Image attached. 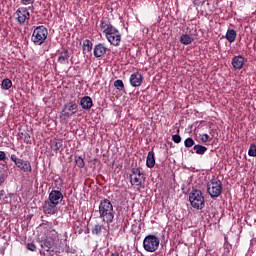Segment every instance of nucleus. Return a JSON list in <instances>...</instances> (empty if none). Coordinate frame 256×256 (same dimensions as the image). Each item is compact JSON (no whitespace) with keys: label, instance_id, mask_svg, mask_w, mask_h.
<instances>
[{"label":"nucleus","instance_id":"1","mask_svg":"<svg viewBox=\"0 0 256 256\" xmlns=\"http://www.w3.org/2000/svg\"><path fill=\"white\" fill-rule=\"evenodd\" d=\"M100 29L104 33L109 44L114 47H119L121 45V32L111 24L108 18H102L100 21Z\"/></svg>","mask_w":256,"mask_h":256},{"label":"nucleus","instance_id":"2","mask_svg":"<svg viewBox=\"0 0 256 256\" xmlns=\"http://www.w3.org/2000/svg\"><path fill=\"white\" fill-rule=\"evenodd\" d=\"M38 243L41 247L40 253H44L45 251L47 255L51 256H59L61 253H63V247L59 245V239L53 238V237H46L44 239L38 238Z\"/></svg>","mask_w":256,"mask_h":256},{"label":"nucleus","instance_id":"3","mask_svg":"<svg viewBox=\"0 0 256 256\" xmlns=\"http://www.w3.org/2000/svg\"><path fill=\"white\" fill-rule=\"evenodd\" d=\"M99 217L102 223H105L109 229V225L113 223L115 219V210L113 209V203L109 199H103L99 204Z\"/></svg>","mask_w":256,"mask_h":256},{"label":"nucleus","instance_id":"4","mask_svg":"<svg viewBox=\"0 0 256 256\" xmlns=\"http://www.w3.org/2000/svg\"><path fill=\"white\" fill-rule=\"evenodd\" d=\"M130 185L136 190L141 191L145 187V174L139 168H132L129 174Z\"/></svg>","mask_w":256,"mask_h":256},{"label":"nucleus","instance_id":"5","mask_svg":"<svg viewBox=\"0 0 256 256\" xmlns=\"http://www.w3.org/2000/svg\"><path fill=\"white\" fill-rule=\"evenodd\" d=\"M189 201L193 209L201 210L205 207V197L201 190L193 189L189 194Z\"/></svg>","mask_w":256,"mask_h":256},{"label":"nucleus","instance_id":"6","mask_svg":"<svg viewBox=\"0 0 256 256\" xmlns=\"http://www.w3.org/2000/svg\"><path fill=\"white\" fill-rule=\"evenodd\" d=\"M49 31L45 26H37L32 33L31 41L34 45H43L47 41Z\"/></svg>","mask_w":256,"mask_h":256},{"label":"nucleus","instance_id":"7","mask_svg":"<svg viewBox=\"0 0 256 256\" xmlns=\"http://www.w3.org/2000/svg\"><path fill=\"white\" fill-rule=\"evenodd\" d=\"M207 193L215 199L223 193V182L219 179H212L207 183Z\"/></svg>","mask_w":256,"mask_h":256},{"label":"nucleus","instance_id":"8","mask_svg":"<svg viewBox=\"0 0 256 256\" xmlns=\"http://www.w3.org/2000/svg\"><path fill=\"white\" fill-rule=\"evenodd\" d=\"M161 240L159 237L149 234L143 240V249H145L148 253H155L157 249H159V244Z\"/></svg>","mask_w":256,"mask_h":256},{"label":"nucleus","instance_id":"9","mask_svg":"<svg viewBox=\"0 0 256 256\" xmlns=\"http://www.w3.org/2000/svg\"><path fill=\"white\" fill-rule=\"evenodd\" d=\"M79 111V106L75 101H69L64 104L62 111L60 112V117L62 119H69L73 117Z\"/></svg>","mask_w":256,"mask_h":256},{"label":"nucleus","instance_id":"10","mask_svg":"<svg viewBox=\"0 0 256 256\" xmlns=\"http://www.w3.org/2000/svg\"><path fill=\"white\" fill-rule=\"evenodd\" d=\"M10 159L11 161H13V163H15L16 167L20 169V171H23L24 173H31V171H33V168L31 167V162L17 158V155L15 154H12L10 156Z\"/></svg>","mask_w":256,"mask_h":256},{"label":"nucleus","instance_id":"11","mask_svg":"<svg viewBox=\"0 0 256 256\" xmlns=\"http://www.w3.org/2000/svg\"><path fill=\"white\" fill-rule=\"evenodd\" d=\"M15 15L17 16V21L20 25H25V23H29L31 19V13H29V9L25 7H20L16 10Z\"/></svg>","mask_w":256,"mask_h":256},{"label":"nucleus","instance_id":"12","mask_svg":"<svg viewBox=\"0 0 256 256\" xmlns=\"http://www.w3.org/2000/svg\"><path fill=\"white\" fill-rule=\"evenodd\" d=\"M57 211H58L57 204L51 202L50 200H46L44 202L43 213L45 215H55Z\"/></svg>","mask_w":256,"mask_h":256},{"label":"nucleus","instance_id":"13","mask_svg":"<svg viewBox=\"0 0 256 256\" xmlns=\"http://www.w3.org/2000/svg\"><path fill=\"white\" fill-rule=\"evenodd\" d=\"M57 55H58V63H60V65H68L69 64V50H67L66 48H62L61 50L57 51Z\"/></svg>","mask_w":256,"mask_h":256},{"label":"nucleus","instance_id":"14","mask_svg":"<svg viewBox=\"0 0 256 256\" xmlns=\"http://www.w3.org/2000/svg\"><path fill=\"white\" fill-rule=\"evenodd\" d=\"M231 65L235 71H241L245 66V57L238 55L234 56L231 61Z\"/></svg>","mask_w":256,"mask_h":256},{"label":"nucleus","instance_id":"15","mask_svg":"<svg viewBox=\"0 0 256 256\" xmlns=\"http://www.w3.org/2000/svg\"><path fill=\"white\" fill-rule=\"evenodd\" d=\"M48 201L54 203L55 205H59V203L63 201V193L60 190H52L49 193Z\"/></svg>","mask_w":256,"mask_h":256},{"label":"nucleus","instance_id":"16","mask_svg":"<svg viewBox=\"0 0 256 256\" xmlns=\"http://www.w3.org/2000/svg\"><path fill=\"white\" fill-rule=\"evenodd\" d=\"M143 84V75L139 72H135L130 75V85L132 87H141Z\"/></svg>","mask_w":256,"mask_h":256},{"label":"nucleus","instance_id":"17","mask_svg":"<svg viewBox=\"0 0 256 256\" xmlns=\"http://www.w3.org/2000/svg\"><path fill=\"white\" fill-rule=\"evenodd\" d=\"M94 57L96 59H99L100 57H103L107 53V46L104 43H99L94 47Z\"/></svg>","mask_w":256,"mask_h":256},{"label":"nucleus","instance_id":"18","mask_svg":"<svg viewBox=\"0 0 256 256\" xmlns=\"http://www.w3.org/2000/svg\"><path fill=\"white\" fill-rule=\"evenodd\" d=\"M80 107L84 109V111H89L91 107H93V99L90 96H84L80 99Z\"/></svg>","mask_w":256,"mask_h":256},{"label":"nucleus","instance_id":"19","mask_svg":"<svg viewBox=\"0 0 256 256\" xmlns=\"http://www.w3.org/2000/svg\"><path fill=\"white\" fill-rule=\"evenodd\" d=\"M146 167L153 169L155 167V152L149 151L146 158Z\"/></svg>","mask_w":256,"mask_h":256},{"label":"nucleus","instance_id":"20","mask_svg":"<svg viewBox=\"0 0 256 256\" xmlns=\"http://www.w3.org/2000/svg\"><path fill=\"white\" fill-rule=\"evenodd\" d=\"M225 39L228 40V43H235V40L237 39V32L234 29H228Z\"/></svg>","mask_w":256,"mask_h":256},{"label":"nucleus","instance_id":"21","mask_svg":"<svg viewBox=\"0 0 256 256\" xmlns=\"http://www.w3.org/2000/svg\"><path fill=\"white\" fill-rule=\"evenodd\" d=\"M82 49H83L84 55H85V53H91V51H93V42L89 39L84 40Z\"/></svg>","mask_w":256,"mask_h":256},{"label":"nucleus","instance_id":"22","mask_svg":"<svg viewBox=\"0 0 256 256\" xmlns=\"http://www.w3.org/2000/svg\"><path fill=\"white\" fill-rule=\"evenodd\" d=\"M180 43H182V45H191L193 43V38H191L189 34H182L180 36Z\"/></svg>","mask_w":256,"mask_h":256},{"label":"nucleus","instance_id":"23","mask_svg":"<svg viewBox=\"0 0 256 256\" xmlns=\"http://www.w3.org/2000/svg\"><path fill=\"white\" fill-rule=\"evenodd\" d=\"M193 149L197 155H205L207 153V147L200 144L194 145Z\"/></svg>","mask_w":256,"mask_h":256},{"label":"nucleus","instance_id":"24","mask_svg":"<svg viewBox=\"0 0 256 256\" xmlns=\"http://www.w3.org/2000/svg\"><path fill=\"white\" fill-rule=\"evenodd\" d=\"M61 147H63V140H53L51 142V149L52 151H59V149H61Z\"/></svg>","mask_w":256,"mask_h":256},{"label":"nucleus","instance_id":"25","mask_svg":"<svg viewBox=\"0 0 256 256\" xmlns=\"http://www.w3.org/2000/svg\"><path fill=\"white\" fill-rule=\"evenodd\" d=\"M1 86H2V89L9 91V88L13 87V82L11 81V79L6 78V79L2 80Z\"/></svg>","mask_w":256,"mask_h":256},{"label":"nucleus","instance_id":"26","mask_svg":"<svg viewBox=\"0 0 256 256\" xmlns=\"http://www.w3.org/2000/svg\"><path fill=\"white\" fill-rule=\"evenodd\" d=\"M101 231H103V225L96 224L92 228V235H101Z\"/></svg>","mask_w":256,"mask_h":256},{"label":"nucleus","instance_id":"27","mask_svg":"<svg viewBox=\"0 0 256 256\" xmlns=\"http://www.w3.org/2000/svg\"><path fill=\"white\" fill-rule=\"evenodd\" d=\"M75 163L79 169H83L85 167V160L81 156H75Z\"/></svg>","mask_w":256,"mask_h":256},{"label":"nucleus","instance_id":"28","mask_svg":"<svg viewBox=\"0 0 256 256\" xmlns=\"http://www.w3.org/2000/svg\"><path fill=\"white\" fill-rule=\"evenodd\" d=\"M193 145H195V140H193V138L188 137L185 139L184 147H186V149H190V147H193Z\"/></svg>","mask_w":256,"mask_h":256},{"label":"nucleus","instance_id":"29","mask_svg":"<svg viewBox=\"0 0 256 256\" xmlns=\"http://www.w3.org/2000/svg\"><path fill=\"white\" fill-rule=\"evenodd\" d=\"M114 87H116L118 91H123V89H125V84L123 83V80H116L114 81Z\"/></svg>","mask_w":256,"mask_h":256},{"label":"nucleus","instance_id":"30","mask_svg":"<svg viewBox=\"0 0 256 256\" xmlns=\"http://www.w3.org/2000/svg\"><path fill=\"white\" fill-rule=\"evenodd\" d=\"M200 141L202 143H208V141H212L213 138H211V136H209V134L204 133V134H200L199 135Z\"/></svg>","mask_w":256,"mask_h":256},{"label":"nucleus","instance_id":"31","mask_svg":"<svg viewBox=\"0 0 256 256\" xmlns=\"http://www.w3.org/2000/svg\"><path fill=\"white\" fill-rule=\"evenodd\" d=\"M248 155L249 157H256V145L254 143L250 144Z\"/></svg>","mask_w":256,"mask_h":256},{"label":"nucleus","instance_id":"32","mask_svg":"<svg viewBox=\"0 0 256 256\" xmlns=\"http://www.w3.org/2000/svg\"><path fill=\"white\" fill-rule=\"evenodd\" d=\"M172 141H173L174 143H180V142H181V135H179V134H174V135L172 136Z\"/></svg>","mask_w":256,"mask_h":256},{"label":"nucleus","instance_id":"33","mask_svg":"<svg viewBox=\"0 0 256 256\" xmlns=\"http://www.w3.org/2000/svg\"><path fill=\"white\" fill-rule=\"evenodd\" d=\"M21 5H33L35 0H20Z\"/></svg>","mask_w":256,"mask_h":256},{"label":"nucleus","instance_id":"34","mask_svg":"<svg viewBox=\"0 0 256 256\" xmlns=\"http://www.w3.org/2000/svg\"><path fill=\"white\" fill-rule=\"evenodd\" d=\"M27 249H29V251H35V249H37V246H35L34 243H28Z\"/></svg>","mask_w":256,"mask_h":256},{"label":"nucleus","instance_id":"35","mask_svg":"<svg viewBox=\"0 0 256 256\" xmlns=\"http://www.w3.org/2000/svg\"><path fill=\"white\" fill-rule=\"evenodd\" d=\"M193 3L199 7L200 5L205 4V0H193Z\"/></svg>","mask_w":256,"mask_h":256},{"label":"nucleus","instance_id":"36","mask_svg":"<svg viewBox=\"0 0 256 256\" xmlns=\"http://www.w3.org/2000/svg\"><path fill=\"white\" fill-rule=\"evenodd\" d=\"M7 159V154L5 151H0V161H5Z\"/></svg>","mask_w":256,"mask_h":256},{"label":"nucleus","instance_id":"37","mask_svg":"<svg viewBox=\"0 0 256 256\" xmlns=\"http://www.w3.org/2000/svg\"><path fill=\"white\" fill-rule=\"evenodd\" d=\"M29 139H31V136L29 134H24V142L29 143Z\"/></svg>","mask_w":256,"mask_h":256},{"label":"nucleus","instance_id":"38","mask_svg":"<svg viewBox=\"0 0 256 256\" xmlns=\"http://www.w3.org/2000/svg\"><path fill=\"white\" fill-rule=\"evenodd\" d=\"M1 203H4V204L9 203V196H4Z\"/></svg>","mask_w":256,"mask_h":256},{"label":"nucleus","instance_id":"39","mask_svg":"<svg viewBox=\"0 0 256 256\" xmlns=\"http://www.w3.org/2000/svg\"><path fill=\"white\" fill-rule=\"evenodd\" d=\"M5 197V190H0V201Z\"/></svg>","mask_w":256,"mask_h":256},{"label":"nucleus","instance_id":"40","mask_svg":"<svg viewBox=\"0 0 256 256\" xmlns=\"http://www.w3.org/2000/svg\"><path fill=\"white\" fill-rule=\"evenodd\" d=\"M66 253H75V250L66 249Z\"/></svg>","mask_w":256,"mask_h":256},{"label":"nucleus","instance_id":"41","mask_svg":"<svg viewBox=\"0 0 256 256\" xmlns=\"http://www.w3.org/2000/svg\"><path fill=\"white\" fill-rule=\"evenodd\" d=\"M110 256H119V252H114Z\"/></svg>","mask_w":256,"mask_h":256},{"label":"nucleus","instance_id":"42","mask_svg":"<svg viewBox=\"0 0 256 256\" xmlns=\"http://www.w3.org/2000/svg\"><path fill=\"white\" fill-rule=\"evenodd\" d=\"M3 183V177L0 176V185Z\"/></svg>","mask_w":256,"mask_h":256}]
</instances>
